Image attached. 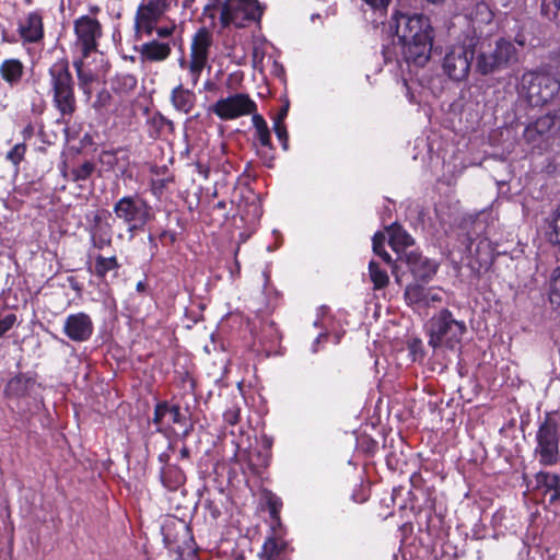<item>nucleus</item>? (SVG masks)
Listing matches in <instances>:
<instances>
[{"label": "nucleus", "instance_id": "nucleus-38", "mask_svg": "<svg viewBox=\"0 0 560 560\" xmlns=\"http://www.w3.org/2000/svg\"><path fill=\"white\" fill-rule=\"evenodd\" d=\"M273 130L284 150H288L289 136L284 124L273 122Z\"/></svg>", "mask_w": 560, "mask_h": 560}, {"label": "nucleus", "instance_id": "nucleus-10", "mask_svg": "<svg viewBox=\"0 0 560 560\" xmlns=\"http://www.w3.org/2000/svg\"><path fill=\"white\" fill-rule=\"evenodd\" d=\"M474 55L470 45L457 44L448 47L442 59L443 73L453 81L467 79Z\"/></svg>", "mask_w": 560, "mask_h": 560}, {"label": "nucleus", "instance_id": "nucleus-48", "mask_svg": "<svg viewBox=\"0 0 560 560\" xmlns=\"http://www.w3.org/2000/svg\"><path fill=\"white\" fill-rule=\"evenodd\" d=\"M176 5H180L185 10H191L194 11V3L195 0H174Z\"/></svg>", "mask_w": 560, "mask_h": 560}, {"label": "nucleus", "instance_id": "nucleus-21", "mask_svg": "<svg viewBox=\"0 0 560 560\" xmlns=\"http://www.w3.org/2000/svg\"><path fill=\"white\" fill-rule=\"evenodd\" d=\"M536 487L544 494H550L549 503L560 500V477L557 474L540 471L536 475Z\"/></svg>", "mask_w": 560, "mask_h": 560}, {"label": "nucleus", "instance_id": "nucleus-44", "mask_svg": "<svg viewBox=\"0 0 560 560\" xmlns=\"http://www.w3.org/2000/svg\"><path fill=\"white\" fill-rule=\"evenodd\" d=\"M366 4H369L373 10L383 12L390 0H363Z\"/></svg>", "mask_w": 560, "mask_h": 560}, {"label": "nucleus", "instance_id": "nucleus-49", "mask_svg": "<svg viewBox=\"0 0 560 560\" xmlns=\"http://www.w3.org/2000/svg\"><path fill=\"white\" fill-rule=\"evenodd\" d=\"M288 110H289V104H285L280 113L278 114V116L275 118L273 122H280V124H283V120L284 118L287 117L288 115Z\"/></svg>", "mask_w": 560, "mask_h": 560}, {"label": "nucleus", "instance_id": "nucleus-62", "mask_svg": "<svg viewBox=\"0 0 560 560\" xmlns=\"http://www.w3.org/2000/svg\"><path fill=\"white\" fill-rule=\"evenodd\" d=\"M234 271L236 272V268L230 270V273L233 276Z\"/></svg>", "mask_w": 560, "mask_h": 560}, {"label": "nucleus", "instance_id": "nucleus-39", "mask_svg": "<svg viewBox=\"0 0 560 560\" xmlns=\"http://www.w3.org/2000/svg\"><path fill=\"white\" fill-rule=\"evenodd\" d=\"M476 9H477V15H476L477 20L485 22V23H489L491 21L492 14L486 3H483V2L478 3Z\"/></svg>", "mask_w": 560, "mask_h": 560}, {"label": "nucleus", "instance_id": "nucleus-2", "mask_svg": "<svg viewBox=\"0 0 560 560\" xmlns=\"http://www.w3.org/2000/svg\"><path fill=\"white\" fill-rule=\"evenodd\" d=\"M429 346L436 349L446 347L456 349L466 332V324L457 320L447 308H443L434 314L428 322Z\"/></svg>", "mask_w": 560, "mask_h": 560}, {"label": "nucleus", "instance_id": "nucleus-25", "mask_svg": "<svg viewBox=\"0 0 560 560\" xmlns=\"http://www.w3.org/2000/svg\"><path fill=\"white\" fill-rule=\"evenodd\" d=\"M207 65L199 62L197 60H186L184 58L179 59V67L182 70L186 71V82L195 88L200 79L201 72Z\"/></svg>", "mask_w": 560, "mask_h": 560}, {"label": "nucleus", "instance_id": "nucleus-26", "mask_svg": "<svg viewBox=\"0 0 560 560\" xmlns=\"http://www.w3.org/2000/svg\"><path fill=\"white\" fill-rule=\"evenodd\" d=\"M252 124L255 128V137L258 143L267 149H271L270 130L264 117L257 113L252 116Z\"/></svg>", "mask_w": 560, "mask_h": 560}, {"label": "nucleus", "instance_id": "nucleus-22", "mask_svg": "<svg viewBox=\"0 0 560 560\" xmlns=\"http://www.w3.org/2000/svg\"><path fill=\"white\" fill-rule=\"evenodd\" d=\"M36 382L33 377L20 374L11 378L5 386V394L9 397H24L35 387Z\"/></svg>", "mask_w": 560, "mask_h": 560}, {"label": "nucleus", "instance_id": "nucleus-33", "mask_svg": "<svg viewBox=\"0 0 560 560\" xmlns=\"http://www.w3.org/2000/svg\"><path fill=\"white\" fill-rule=\"evenodd\" d=\"M385 234L384 233H381V232H377L374 234L373 236V252L381 256L383 258L384 261H386L387 264H390L392 262V258H390V255L384 250V243H385Z\"/></svg>", "mask_w": 560, "mask_h": 560}, {"label": "nucleus", "instance_id": "nucleus-32", "mask_svg": "<svg viewBox=\"0 0 560 560\" xmlns=\"http://www.w3.org/2000/svg\"><path fill=\"white\" fill-rule=\"evenodd\" d=\"M549 300L551 304L560 306V266L552 271L550 278Z\"/></svg>", "mask_w": 560, "mask_h": 560}, {"label": "nucleus", "instance_id": "nucleus-36", "mask_svg": "<svg viewBox=\"0 0 560 560\" xmlns=\"http://www.w3.org/2000/svg\"><path fill=\"white\" fill-rule=\"evenodd\" d=\"M26 148L24 144H15L7 154V159L10 160L13 164H19L24 154H25Z\"/></svg>", "mask_w": 560, "mask_h": 560}, {"label": "nucleus", "instance_id": "nucleus-19", "mask_svg": "<svg viewBox=\"0 0 560 560\" xmlns=\"http://www.w3.org/2000/svg\"><path fill=\"white\" fill-rule=\"evenodd\" d=\"M211 45V33L207 28H200L192 37L189 58L207 65Z\"/></svg>", "mask_w": 560, "mask_h": 560}, {"label": "nucleus", "instance_id": "nucleus-52", "mask_svg": "<svg viewBox=\"0 0 560 560\" xmlns=\"http://www.w3.org/2000/svg\"><path fill=\"white\" fill-rule=\"evenodd\" d=\"M166 180H161L160 183L154 182L153 183V192L156 195L158 191H160L165 186Z\"/></svg>", "mask_w": 560, "mask_h": 560}, {"label": "nucleus", "instance_id": "nucleus-37", "mask_svg": "<svg viewBox=\"0 0 560 560\" xmlns=\"http://www.w3.org/2000/svg\"><path fill=\"white\" fill-rule=\"evenodd\" d=\"M167 415L166 420L168 423L182 424L185 420V417L182 415L180 408L177 405H168Z\"/></svg>", "mask_w": 560, "mask_h": 560}, {"label": "nucleus", "instance_id": "nucleus-6", "mask_svg": "<svg viewBox=\"0 0 560 560\" xmlns=\"http://www.w3.org/2000/svg\"><path fill=\"white\" fill-rule=\"evenodd\" d=\"M559 419L555 413H547L536 433L535 455L545 466L553 465L559 459Z\"/></svg>", "mask_w": 560, "mask_h": 560}, {"label": "nucleus", "instance_id": "nucleus-42", "mask_svg": "<svg viewBox=\"0 0 560 560\" xmlns=\"http://www.w3.org/2000/svg\"><path fill=\"white\" fill-rule=\"evenodd\" d=\"M553 242L560 244V207L557 209L552 220Z\"/></svg>", "mask_w": 560, "mask_h": 560}, {"label": "nucleus", "instance_id": "nucleus-35", "mask_svg": "<svg viewBox=\"0 0 560 560\" xmlns=\"http://www.w3.org/2000/svg\"><path fill=\"white\" fill-rule=\"evenodd\" d=\"M243 80H244V73L240 70L234 71L228 75L225 85L229 90L235 91L241 88Z\"/></svg>", "mask_w": 560, "mask_h": 560}, {"label": "nucleus", "instance_id": "nucleus-15", "mask_svg": "<svg viewBox=\"0 0 560 560\" xmlns=\"http://www.w3.org/2000/svg\"><path fill=\"white\" fill-rule=\"evenodd\" d=\"M400 260H404L407 264L410 272L417 281H430L435 276L439 268V264L436 261L422 257L413 250L405 253V255L400 257Z\"/></svg>", "mask_w": 560, "mask_h": 560}, {"label": "nucleus", "instance_id": "nucleus-14", "mask_svg": "<svg viewBox=\"0 0 560 560\" xmlns=\"http://www.w3.org/2000/svg\"><path fill=\"white\" fill-rule=\"evenodd\" d=\"M63 334L74 342H84L93 334V322L83 312L70 314L65 319Z\"/></svg>", "mask_w": 560, "mask_h": 560}, {"label": "nucleus", "instance_id": "nucleus-1", "mask_svg": "<svg viewBox=\"0 0 560 560\" xmlns=\"http://www.w3.org/2000/svg\"><path fill=\"white\" fill-rule=\"evenodd\" d=\"M401 54L408 63L423 67L430 59L434 39V28L428 16L420 13L395 12L390 19Z\"/></svg>", "mask_w": 560, "mask_h": 560}, {"label": "nucleus", "instance_id": "nucleus-8", "mask_svg": "<svg viewBox=\"0 0 560 560\" xmlns=\"http://www.w3.org/2000/svg\"><path fill=\"white\" fill-rule=\"evenodd\" d=\"M209 112L221 120H234L243 116H253L257 112V104L246 93H234L219 98L209 107Z\"/></svg>", "mask_w": 560, "mask_h": 560}, {"label": "nucleus", "instance_id": "nucleus-9", "mask_svg": "<svg viewBox=\"0 0 560 560\" xmlns=\"http://www.w3.org/2000/svg\"><path fill=\"white\" fill-rule=\"evenodd\" d=\"M404 296L413 311L428 315L430 308H435L445 302L447 294L441 287H424L416 282L406 287Z\"/></svg>", "mask_w": 560, "mask_h": 560}, {"label": "nucleus", "instance_id": "nucleus-59", "mask_svg": "<svg viewBox=\"0 0 560 560\" xmlns=\"http://www.w3.org/2000/svg\"><path fill=\"white\" fill-rule=\"evenodd\" d=\"M311 19H312V21L314 22V21H315V19H320V15H319V14H313Z\"/></svg>", "mask_w": 560, "mask_h": 560}, {"label": "nucleus", "instance_id": "nucleus-56", "mask_svg": "<svg viewBox=\"0 0 560 560\" xmlns=\"http://www.w3.org/2000/svg\"><path fill=\"white\" fill-rule=\"evenodd\" d=\"M234 265H235V268H236V273L238 275L240 273V268H241L240 267V262L237 260H235Z\"/></svg>", "mask_w": 560, "mask_h": 560}, {"label": "nucleus", "instance_id": "nucleus-55", "mask_svg": "<svg viewBox=\"0 0 560 560\" xmlns=\"http://www.w3.org/2000/svg\"><path fill=\"white\" fill-rule=\"evenodd\" d=\"M213 88H214V83H212L211 81H207V82H205V84H203V89H205V90H211V89H213Z\"/></svg>", "mask_w": 560, "mask_h": 560}, {"label": "nucleus", "instance_id": "nucleus-31", "mask_svg": "<svg viewBox=\"0 0 560 560\" xmlns=\"http://www.w3.org/2000/svg\"><path fill=\"white\" fill-rule=\"evenodd\" d=\"M161 478L163 483L170 489L177 488L184 481L182 471L175 467L163 469L161 472Z\"/></svg>", "mask_w": 560, "mask_h": 560}, {"label": "nucleus", "instance_id": "nucleus-12", "mask_svg": "<svg viewBox=\"0 0 560 560\" xmlns=\"http://www.w3.org/2000/svg\"><path fill=\"white\" fill-rule=\"evenodd\" d=\"M167 8L168 0H142L136 13L135 26L137 33L139 35H151Z\"/></svg>", "mask_w": 560, "mask_h": 560}, {"label": "nucleus", "instance_id": "nucleus-61", "mask_svg": "<svg viewBox=\"0 0 560 560\" xmlns=\"http://www.w3.org/2000/svg\"><path fill=\"white\" fill-rule=\"evenodd\" d=\"M234 271L236 272V268L230 270V273L233 276Z\"/></svg>", "mask_w": 560, "mask_h": 560}, {"label": "nucleus", "instance_id": "nucleus-18", "mask_svg": "<svg viewBox=\"0 0 560 560\" xmlns=\"http://www.w3.org/2000/svg\"><path fill=\"white\" fill-rule=\"evenodd\" d=\"M171 46L168 43L151 40L144 43L139 48V57L141 62H161L166 60L171 55Z\"/></svg>", "mask_w": 560, "mask_h": 560}, {"label": "nucleus", "instance_id": "nucleus-45", "mask_svg": "<svg viewBox=\"0 0 560 560\" xmlns=\"http://www.w3.org/2000/svg\"><path fill=\"white\" fill-rule=\"evenodd\" d=\"M92 240H93V245L98 249H103L104 247H106L110 244L109 236H102V235L97 236L96 234H94L92 236Z\"/></svg>", "mask_w": 560, "mask_h": 560}, {"label": "nucleus", "instance_id": "nucleus-50", "mask_svg": "<svg viewBox=\"0 0 560 560\" xmlns=\"http://www.w3.org/2000/svg\"><path fill=\"white\" fill-rule=\"evenodd\" d=\"M261 61H262V56L259 57L258 49H255L254 54H253V65H254V68L260 69L261 68Z\"/></svg>", "mask_w": 560, "mask_h": 560}, {"label": "nucleus", "instance_id": "nucleus-23", "mask_svg": "<svg viewBox=\"0 0 560 560\" xmlns=\"http://www.w3.org/2000/svg\"><path fill=\"white\" fill-rule=\"evenodd\" d=\"M389 245L399 258L405 255L406 249L413 244V238L399 225L393 224L388 229Z\"/></svg>", "mask_w": 560, "mask_h": 560}, {"label": "nucleus", "instance_id": "nucleus-51", "mask_svg": "<svg viewBox=\"0 0 560 560\" xmlns=\"http://www.w3.org/2000/svg\"><path fill=\"white\" fill-rule=\"evenodd\" d=\"M327 338V334H319L318 337L315 339L314 343H313V347H312V350L313 352H316L317 351V348L316 346L322 341V339H325Z\"/></svg>", "mask_w": 560, "mask_h": 560}, {"label": "nucleus", "instance_id": "nucleus-29", "mask_svg": "<svg viewBox=\"0 0 560 560\" xmlns=\"http://www.w3.org/2000/svg\"><path fill=\"white\" fill-rule=\"evenodd\" d=\"M118 267L119 265L115 256L103 257L98 255L95 258V273L97 277L104 278L107 275V272L112 270H117Z\"/></svg>", "mask_w": 560, "mask_h": 560}, {"label": "nucleus", "instance_id": "nucleus-53", "mask_svg": "<svg viewBox=\"0 0 560 560\" xmlns=\"http://www.w3.org/2000/svg\"><path fill=\"white\" fill-rule=\"evenodd\" d=\"M212 9H213L212 5L207 4V5H205L203 13L208 14L210 16H213Z\"/></svg>", "mask_w": 560, "mask_h": 560}, {"label": "nucleus", "instance_id": "nucleus-46", "mask_svg": "<svg viewBox=\"0 0 560 560\" xmlns=\"http://www.w3.org/2000/svg\"><path fill=\"white\" fill-rule=\"evenodd\" d=\"M174 30H175V25L174 24H172L170 26L158 27L156 28V35L159 37L166 38V37H168V36H171L173 34Z\"/></svg>", "mask_w": 560, "mask_h": 560}, {"label": "nucleus", "instance_id": "nucleus-40", "mask_svg": "<svg viewBox=\"0 0 560 560\" xmlns=\"http://www.w3.org/2000/svg\"><path fill=\"white\" fill-rule=\"evenodd\" d=\"M16 322V316L14 314H8L4 317L0 318V337L3 336L8 330H10Z\"/></svg>", "mask_w": 560, "mask_h": 560}, {"label": "nucleus", "instance_id": "nucleus-60", "mask_svg": "<svg viewBox=\"0 0 560 560\" xmlns=\"http://www.w3.org/2000/svg\"><path fill=\"white\" fill-rule=\"evenodd\" d=\"M187 454H188L187 448H183V450H182V456H187Z\"/></svg>", "mask_w": 560, "mask_h": 560}, {"label": "nucleus", "instance_id": "nucleus-20", "mask_svg": "<svg viewBox=\"0 0 560 560\" xmlns=\"http://www.w3.org/2000/svg\"><path fill=\"white\" fill-rule=\"evenodd\" d=\"M171 103L173 107L183 114H189L196 104V94L192 90L184 88L179 83L171 92Z\"/></svg>", "mask_w": 560, "mask_h": 560}, {"label": "nucleus", "instance_id": "nucleus-34", "mask_svg": "<svg viewBox=\"0 0 560 560\" xmlns=\"http://www.w3.org/2000/svg\"><path fill=\"white\" fill-rule=\"evenodd\" d=\"M94 171V165L91 162H84L78 167L72 170L74 180H84L91 176Z\"/></svg>", "mask_w": 560, "mask_h": 560}, {"label": "nucleus", "instance_id": "nucleus-28", "mask_svg": "<svg viewBox=\"0 0 560 560\" xmlns=\"http://www.w3.org/2000/svg\"><path fill=\"white\" fill-rule=\"evenodd\" d=\"M283 541L278 540L275 537H269L264 542L262 550L260 552V558L262 560H277L280 557V553L283 550Z\"/></svg>", "mask_w": 560, "mask_h": 560}, {"label": "nucleus", "instance_id": "nucleus-24", "mask_svg": "<svg viewBox=\"0 0 560 560\" xmlns=\"http://www.w3.org/2000/svg\"><path fill=\"white\" fill-rule=\"evenodd\" d=\"M2 79L9 84H16L23 74V65L18 59H7L0 66Z\"/></svg>", "mask_w": 560, "mask_h": 560}, {"label": "nucleus", "instance_id": "nucleus-7", "mask_svg": "<svg viewBox=\"0 0 560 560\" xmlns=\"http://www.w3.org/2000/svg\"><path fill=\"white\" fill-rule=\"evenodd\" d=\"M516 59V49L513 43L503 38L498 39L493 47L480 51L476 59V70L482 75L502 70Z\"/></svg>", "mask_w": 560, "mask_h": 560}, {"label": "nucleus", "instance_id": "nucleus-27", "mask_svg": "<svg viewBox=\"0 0 560 560\" xmlns=\"http://www.w3.org/2000/svg\"><path fill=\"white\" fill-rule=\"evenodd\" d=\"M73 66L77 70L79 85L82 92L86 95L88 100L91 97V83L96 79L95 74L85 67L82 59L75 60Z\"/></svg>", "mask_w": 560, "mask_h": 560}, {"label": "nucleus", "instance_id": "nucleus-11", "mask_svg": "<svg viewBox=\"0 0 560 560\" xmlns=\"http://www.w3.org/2000/svg\"><path fill=\"white\" fill-rule=\"evenodd\" d=\"M261 13L257 0H225L221 10V22L224 25L244 27L247 22L259 20Z\"/></svg>", "mask_w": 560, "mask_h": 560}, {"label": "nucleus", "instance_id": "nucleus-43", "mask_svg": "<svg viewBox=\"0 0 560 560\" xmlns=\"http://www.w3.org/2000/svg\"><path fill=\"white\" fill-rule=\"evenodd\" d=\"M224 421L231 425L238 422L240 410L237 408H230L223 413Z\"/></svg>", "mask_w": 560, "mask_h": 560}, {"label": "nucleus", "instance_id": "nucleus-57", "mask_svg": "<svg viewBox=\"0 0 560 560\" xmlns=\"http://www.w3.org/2000/svg\"><path fill=\"white\" fill-rule=\"evenodd\" d=\"M552 2L560 10V0H552Z\"/></svg>", "mask_w": 560, "mask_h": 560}, {"label": "nucleus", "instance_id": "nucleus-16", "mask_svg": "<svg viewBox=\"0 0 560 560\" xmlns=\"http://www.w3.org/2000/svg\"><path fill=\"white\" fill-rule=\"evenodd\" d=\"M560 131V117L557 115L546 114L539 117L532 125L527 126L524 137L528 142L537 141L538 137H550Z\"/></svg>", "mask_w": 560, "mask_h": 560}, {"label": "nucleus", "instance_id": "nucleus-63", "mask_svg": "<svg viewBox=\"0 0 560 560\" xmlns=\"http://www.w3.org/2000/svg\"><path fill=\"white\" fill-rule=\"evenodd\" d=\"M275 512H276V506L273 504L272 508H271V513H275Z\"/></svg>", "mask_w": 560, "mask_h": 560}, {"label": "nucleus", "instance_id": "nucleus-54", "mask_svg": "<svg viewBox=\"0 0 560 560\" xmlns=\"http://www.w3.org/2000/svg\"><path fill=\"white\" fill-rule=\"evenodd\" d=\"M138 292H143L145 290V283L143 281H139L136 287Z\"/></svg>", "mask_w": 560, "mask_h": 560}, {"label": "nucleus", "instance_id": "nucleus-17", "mask_svg": "<svg viewBox=\"0 0 560 560\" xmlns=\"http://www.w3.org/2000/svg\"><path fill=\"white\" fill-rule=\"evenodd\" d=\"M19 34L24 42H38L44 35L42 16L32 12L22 18L19 22Z\"/></svg>", "mask_w": 560, "mask_h": 560}, {"label": "nucleus", "instance_id": "nucleus-3", "mask_svg": "<svg viewBox=\"0 0 560 560\" xmlns=\"http://www.w3.org/2000/svg\"><path fill=\"white\" fill-rule=\"evenodd\" d=\"M520 92L533 106H542L560 100V81L546 72H525Z\"/></svg>", "mask_w": 560, "mask_h": 560}, {"label": "nucleus", "instance_id": "nucleus-5", "mask_svg": "<svg viewBox=\"0 0 560 560\" xmlns=\"http://www.w3.org/2000/svg\"><path fill=\"white\" fill-rule=\"evenodd\" d=\"M54 104L62 116H71L77 108L72 77L66 63L59 62L49 69Z\"/></svg>", "mask_w": 560, "mask_h": 560}, {"label": "nucleus", "instance_id": "nucleus-4", "mask_svg": "<svg viewBox=\"0 0 560 560\" xmlns=\"http://www.w3.org/2000/svg\"><path fill=\"white\" fill-rule=\"evenodd\" d=\"M113 211L115 218L127 225L131 237L135 232L143 230L154 215L151 206L139 195L121 197L115 202Z\"/></svg>", "mask_w": 560, "mask_h": 560}, {"label": "nucleus", "instance_id": "nucleus-58", "mask_svg": "<svg viewBox=\"0 0 560 560\" xmlns=\"http://www.w3.org/2000/svg\"><path fill=\"white\" fill-rule=\"evenodd\" d=\"M190 429H191V425L190 427H186L184 429V435H187L189 433Z\"/></svg>", "mask_w": 560, "mask_h": 560}, {"label": "nucleus", "instance_id": "nucleus-41", "mask_svg": "<svg viewBox=\"0 0 560 560\" xmlns=\"http://www.w3.org/2000/svg\"><path fill=\"white\" fill-rule=\"evenodd\" d=\"M167 408H168V404L166 402H163V404H159L156 407H155V410H154V418H153V421L158 424H161L164 422V420L166 419V417L168 416L167 415Z\"/></svg>", "mask_w": 560, "mask_h": 560}, {"label": "nucleus", "instance_id": "nucleus-13", "mask_svg": "<svg viewBox=\"0 0 560 560\" xmlns=\"http://www.w3.org/2000/svg\"><path fill=\"white\" fill-rule=\"evenodd\" d=\"M74 31L83 57H86L96 48V39L101 36V25L95 19L85 15L75 21Z\"/></svg>", "mask_w": 560, "mask_h": 560}, {"label": "nucleus", "instance_id": "nucleus-47", "mask_svg": "<svg viewBox=\"0 0 560 560\" xmlns=\"http://www.w3.org/2000/svg\"><path fill=\"white\" fill-rule=\"evenodd\" d=\"M406 88V96L408 97L410 103L419 104L421 103V100L411 91L412 88L405 82Z\"/></svg>", "mask_w": 560, "mask_h": 560}, {"label": "nucleus", "instance_id": "nucleus-30", "mask_svg": "<svg viewBox=\"0 0 560 560\" xmlns=\"http://www.w3.org/2000/svg\"><path fill=\"white\" fill-rule=\"evenodd\" d=\"M369 273L371 281L374 283V289H383L388 284V275L385 270L381 269L375 261H370Z\"/></svg>", "mask_w": 560, "mask_h": 560}]
</instances>
